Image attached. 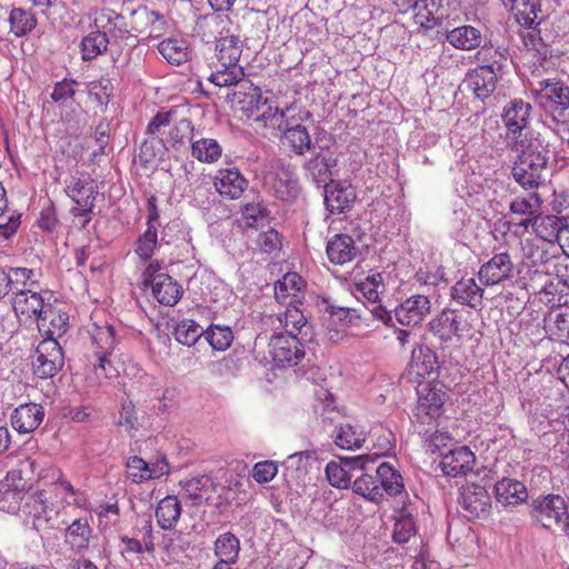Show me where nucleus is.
Listing matches in <instances>:
<instances>
[{"label": "nucleus", "mask_w": 569, "mask_h": 569, "mask_svg": "<svg viewBox=\"0 0 569 569\" xmlns=\"http://www.w3.org/2000/svg\"><path fill=\"white\" fill-rule=\"evenodd\" d=\"M233 86V91L228 94L232 108L240 111L248 120H252L259 128L267 129L276 124L281 110L274 102L263 98L260 87L244 78Z\"/></svg>", "instance_id": "1"}, {"label": "nucleus", "mask_w": 569, "mask_h": 569, "mask_svg": "<svg viewBox=\"0 0 569 569\" xmlns=\"http://www.w3.org/2000/svg\"><path fill=\"white\" fill-rule=\"evenodd\" d=\"M146 134L159 138L166 134L163 146L179 150L193 134V124L184 107L174 106L159 110L147 126Z\"/></svg>", "instance_id": "2"}, {"label": "nucleus", "mask_w": 569, "mask_h": 569, "mask_svg": "<svg viewBox=\"0 0 569 569\" xmlns=\"http://www.w3.org/2000/svg\"><path fill=\"white\" fill-rule=\"evenodd\" d=\"M242 53V41L239 37L228 34L218 39L216 44V69L209 81L218 87H231L244 78L243 68L238 63Z\"/></svg>", "instance_id": "3"}, {"label": "nucleus", "mask_w": 569, "mask_h": 569, "mask_svg": "<svg viewBox=\"0 0 569 569\" xmlns=\"http://www.w3.org/2000/svg\"><path fill=\"white\" fill-rule=\"evenodd\" d=\"M64 192L76 203L70 209L76 224L86 228L92 220V210L99 193L96 180L88 172L77 171L66 179Z\"/></svg>", "instance_id": "4"}, {"label": "nucleus", "mask_w": 569, "mask_h": 569, "mask_svg": "<svg viewBox=\"0 0 569 569\" xmlns=\"http://www.w3.org/2000/svg\"><path fill=\"white\" fill-rule=\"evenodd\" d=\"M517 153V159L512 168L515 180L523 189H536L541 183L542 171L548 163V157L543 152V148L538 143L522 140L521 147L510 148Z\"/></svg>", "instance_id": "5"}, {"label": "nucleus", "mask_w": 569, "mask_h": 569, "mask_svg": "<svg viewBox=\"0 0 569 569\" xmlns=\"http://www.w3.org/2000/svg\"><path fill=\"white\" fill-rule=\"evenodd\" d=\"M292 111L291 107L281 110L276 124L269 128L282 133L281 141L287 149L297 156H303L311 150V137L308 129L300 123L301 119L291 114Z\"/></svg>", "instance_id": "6"}, {"label": "nucleus", "mask_w": 569, "mask_h": 569, "mask_svg": "<svg viewBox=\"0 0 569 569\" xmlns=\"http://www.w3.org/2000/svg\"><path fill=\"white\" fill-rule=\"evenodd\" d=\"M447 393L441 387L427 383L418 391V401L413 410L416 426H432L441 417Z\"/></svg>", "instance_id": "7"}, {"label": "nucleus", "mask_w": 569, "mask_h": 569, "mask_svg": "<svg viewBox=\"0 0 569 569\" xmlns=\"http://www.w3.org/2000/svg\"><path fill=\"white\" fill-rule=\"evenodd\" d=\"M531 516L543 528L563 527L566 529L569 516L568 506L560 495L541 496L532 501Z\"/></svg>", "instance_id": "8"}, {"label": "nucleus", "mask_w": 569, "mask_h": 569, "mask_svg": "<svg viewBox=\"0 0 569 569\" xmlns=\"http://www.w3.org/2000/svg\"><path fill=\"white\" fill-rule=\"evenodd\" d=\"M48 290L26 289L13 291L11 297L12 310L21 323H34L39 320L48 303Z\"/></svg>", "instance_id": "9"}, {"label": "nucleus", "mask_w": 569, "mask_h": 569, "mask_svg": "<svg viewBox=\"0 0 569 569\" xmlns=\"http://www.w3.org/2000/svg\"><path fill=\"white\" fill-rule=\"evenodd\" d=\"M531 106L521 99L510 101L505 108L502 120L507 128V144L509 148L521 147L522 140H526L523 130L528 126Z\"/></svg>", "instance_id": "10"}, {"label": "nucleus", "mask_w": 569, "mask_h": 569, "mask_svg": "<svg viewBox=\"0 0 569 569\" xmlns=\"http://www.w3.org/2000/svg\"><path fill=\"white\" fill-rule=\"evenodd\" d=\"M64 365V355L60 343L53 339H43L36 349L32 362L33 372L41 379L54 377Z\"/></svg>", "instance_id": "11"}, {"label": "nucleus", "mask_w": 569, "mask_h": 569, "mask_svg": "<svg viewBox=\"0 0 569 569\" xmlns=\"http://www.w3.org/2000/svg\"><path fill=\"white\" fill-rule=\"evenodd\" d=\"M430 331L443 342L469 335L471 326L457 310L443 309L430 323Z\"/></svg>", "instance_id": "12"}, {"label": "nucleus", "mask_w": 569, "mask_h": 569, "mask_svg": "<svg viewBox=\"0 0 569 569\" xmlns=\"http://www.w3.org/2000/svg\"><path fill=\"white\" fill-rule=\"evenodd\" d=\"M458 501L469 518L487 519L491 512V497L487 489L478 483L461 487Z\"/></svg>", "instance_id": "13"}, {"label": "nucleus", "mask_w": 569, "mask_h": 569, "mask_svg": "<svg viewBox=\"0 0 569 569\" xmlns=\"http://www.w3.org/2000/svg\"><path fill=\"white\" fill-rule=\"evenodd\" d=\"M532 93L539 104L551 111L562 112L569 108V89L560 80H541Z\"/></svg>", "instance_id": "14"}, {"label": "nucleus", "mask_w": 569, "mask_h": 569, "mask_svg": "<svg viewBox=\"0 0 569 569\" xmlns=\"http://www.w3.org/2000/svg\"><path fill=\"white\" fill-rule=\"evenodd\" d=\"M370 461L369 455H361L350 458H339L332 460L326 466V476L332 487L345 489L351 483L352 472L366 469L367 462ZM373 461V459H371Z\"/></svg>", "instance_id": "15"}, {"label": "nucleus", "mask_w": 569, "mask_h": 569, "mask_svg": "<svg viewBox=\"0 0 569 569\" xmlns=\"http://www.w3.org/2000/svg\"><path fill=\"white\" fill-rule=\"evenodd\" d=\"M515 263L508 252L493 254L482 263L478 271V278L483 286L492 287L513 278Z\"/></svg>", "instance_id": "16"}, {"label": "nucleus", "mask_w": 569, "mask_h": 569, "mask_svg": "<svg viewBox=\"0 0 569 569\" xmlns=\"http://www.w3.org/2000/svg\"><path fill=\"white\" fill-rule=\"evenodd\" d=\"M269 353L279 366L297 365L305 357L303 346L299 338L282 332L271 337Z\"/></svg>", "instance_id": "17"}, {"label": "nucleus", "mask_w": 569, "mask_h": 569, "mask_svg": "<svg viewBox=\"0 0 569 569\" xmlns=\"http://www.w3.org/2000/svg\"><path fill=\"white\" fill-rule=\"evenodd\" d=\"M127 478L134 483H142L151 479H159L169 473V463L164 456L156 461L147 462L138 456L129 457L126 463Z\"/></svg>", "instance_id": "18"}, {"label": "nucleus", "mask_w": 569, "mask_h": 569, "mask_svg": "<svg viewBox=\"0 0 569 569\" xmlns=\"http://www.w3.org/2000/svg\"><path fill=\"white\" fill-rule=\"evenodd\" d=\"M431 311V301L425 295H413L395 309L397 321L406 327H416L425 321Z\"/></svg>", "instance_id": "19"}, {"label": "nucleus", "mask_w": 569, "mask_h": 569, "mask_svg": "<svg viewBox=\"0 0 569 569\" xmlns=\"http://www.w3.org/2000/svg\"><path fill=\"white\" fill-rule=\"evenodd\" d=\"M37 462L29 456H21L18 458L17 465L12 467L4 479L2 486L7 491L21 493L31 489L33 476L36 472Z\"/></svg>", "instance_id": "20"}, {"label": "nucleus", "mask_w": 569, "mask_h": 569, "mask_svg": "<svg viewBox=\"0 0 569 569\" xmlns=\"http://www.w3.org/2000/svg\"><path fill=\"white\" fill-rule=\"evenodd\" d=\"M476 455L467 446H460L445 453L440 460L443 475L452 478L462 477L473 470Z\"/></svg>", "instance_id": "21"}, {"label": "nucleus", "mask_w": 569, "mask_h": 569, "mask_svg": "<svg viewBox=\"0 0 569 569\" xmlns=\"http://www.w3.org/2000/svg\"><path fill=\"white\" fill-rule=\"evenodd\" d=\"M442 9V0H416L411 6L413 24L423 32L441 26Z\"/></svg>", "instance_id": "22"}, {"label": "nucleus", "mask_w": 569, "mask_h": 569, "mask_svg": "<svg viewBox=\"0 0 569 569\" xmlns=\"http://www.w3.org/2000/svg\"><path fill=\"white\" fill-rule=\"evenodd\" d=\"M39 487L29 493L23 502V512L32 519V526L36 529L48 522L47 512L52 505V490L38 482Z\"/></svg>", "instance_id": "23"}, {"label": "nucleus", "mask_w": 569, "mask_h": 569, "mask_svg": "<svg viewBox=\"0 0 569 569\" xmlns=\"http://www.w3.org/2000/svg\"><path fill=\"white\" fill-rule=\"evenodd\" d=\"M306 281L297 272H287L274 283V298L282 306L301 305Z\"/></svg>", "instance_id": "24"}, {"label": "nucleus", "mask_w": 569, "mask_h": 569, "mask_svg": "<svg viewBox=\"0 0 569 569\" xmlns=\"http://www.w3.org/2000/svg\"><path fill=\"white\" fill-rule=\"evenodd\" d=\"M356 199V189L350 183L338 182L326 186L325 204L332 214H340L349 211Z\"/></svg>", "instance_id": "25"}, {"label": "nucleus", "mask_w": 569, "mask_h": 569, "mask_svg": "<svg viewBox=\"0 0 569 569\" xmlns=\"http://www.w3.org/2000/svg\"><path fill=\"white\" fill-rule=\"evenodd\" d=\"M497 73L493 68L477 67L470 70L465 78V84L476 98L485 101L488 99L497 88Z\"/></svg>", "instance_id": "26"}, {"label": "nucleus", "mask_w": 569, "mask_h": 569, "mask_svg": "<svg viewBox=\"0 0 569 569\" xmlns=\"http://www.w3.org/2000/svg\"><path fill=\"white\" fill-rule=\"evenodd\" d=\"M37 327L39 332L44 337L43 339L58 341L69 329V315L48 303L43 313L37 321Z\"/></svg>", "instance_id": "27"}, {"label": "nucleus", "mask_w": 569, "mask_h": 569, "mask_svg": "<svg viewBox=\"0 0 569 569\" xmlns=\"http://www.w3.org/2000/svg\"><path fill=\"white\" fill-rule=\"evenodd\" d=\"M217 192L228 199H239L248 187V180L238 169H219L213 178Z\"/></svg>", "instance_id": "28"}, {"label": "nucleus", "mask_w": 569, "mask_h": 569, "mask_svg": "<svg viewBox=\"0 0 569 569\" xmlns=\"http://www.w3.org/2000/svg\"><path fill=\"white\" fill-rule=\"evenodd\" d=\"M44 410L37 403H23L11 415V425L19 433L33 432L42 422Z\"/></svg>", "instance_id": "29"}, {"label": "nucleus", "mask_w": 569, "mask_h": 569, "mask_svg": "<svg viewBox=\"0 0 569 569\" xmlns=\"http://www.w3.org/2000/svg\"><path fill=\"white\" fill-rule=\"evenodd\" d=\"M182 498L189 500L193 506H200L208 501L213 489L212 479L209 476H198L183 479L179 482Z\"/></svg>", "instance_id": "30"}, {"label": "nucleus", "mask_w": 569, "mask_h": 569, "mask_svg": "<svg viewBox=\"0 0 569 569\" xmlns=\"http://www.w3.org/2000/svg\"><path fill=\"white\" fill-rule=\"evenodd\" d=\"M326 252L331 263L343 266L356 258L358 248L352 237L340 233L328 241Z\"/></svg>", "instance_id": "31"}, {"label": "nucleus", "mask_w": 569, "mask_h": 569, "mask_svg": "<svg viewBox=\"0 0 569 569\" xmlns=\"http://www.w3.org/2000/svg\"><path fill=\"white\" fill-rule=\"evenodd\" d=\"M485 290L473 278H462L450 290L451 298L460 305L481 309Z\"/></svg>", "instance_id": "32"}, {"label": "nucleus", "mask_w": 569, "mask_h": 569, "mask_svg": "<svg viewBox=\"0 0 569 569\" xmlns=\"http://www.w3.org/2000/svg\"><path fill=\"white\" fill-rule=\"evenodd\" d=\"M286 310L279 312L272 325L276 329L282 328L284 335L290 336H307L308 321L302 311L299 309V305L284 306Z\"/></svg>", "instance_id": "33"}, {"label": "nucleus", "mask_w": 569, "mask_h": 569, "mask_svg": "<svg viewBox=\"0 0 569 569\" xmlns=\"http://www.w3.org/2000/svg\"><path fill=\"white\" fill-rule=\"evenodd\" d=\"M182 512V506L177 496H166L156 508L154 517L157 525L166 531L176 529Z\"/></svg>", "instance_id": "34"}, {"label": "nucleus", "mask_w": 569, "mask_h": 569, "mask_svg": "<svg viewBox=\"0 0 569 569\" xmlns=\"http://www.w3.org/2000/svg\"><path fill=\"white\" fill-rule=\"evenodd\" d=\"M496 499L499 503L517 506L528 498L527 487L516 479L502 478L495 486Z\"/></svg>", "instance_id": "35"}, {"label": "nucleus", "mask_w": 569, "mask_h": 569, "mask_svg": "<svg viewBox=\"0 0 569 569\" xmlns=\"http://www.w3.org/2000/svg\"><path fill=\"white\" fill-rule=\"evenodd\" d=\"M89 361L92 368L91 372L86 377V383L88 388H100L119 377V371L112 365L109 357L89 358Z\"/></svg>", "instance_id": "36"}, {"label": "nucleus", "mask_w": 569, "mask_h": 569, "mask_svg": "<svg viewBox=\"0 0 569 569\" xmlns=\"http://www.w3.org/2000/svg\"><path fill=\"white\" fill-rule=\"evenodd\" d=\"M92 536L93 530L90 526V519L87 517L78 518L66 528L64 542L72 550L80 552L89 548Z\"/></svg>", "instance_id": "37"}, {"label": "nucleus", "mask_w": 569, "mask_h": 569, "mask_svg": "<svg viewBox=\"0 0 569 569\" xmlns=\"http://www.w3.org/2000/svg\"><path fill=\"white\" fill-rule=\"evenodd\" d=\"M446 40L456 49L470 51L479 48L482 34L476 27L465 24L448 31Z\"/></svg>", "instance_id": "38"}, {"label": "nucleus", "mask_w": 569, "mask_h": 569, "mask_svg": "<svg viewBox=\"0 0 569 569\" xmlns=\"http://www.w3.org/2000/svg\"><path fill=\"white\" fill-rule=\"evenodd\" d=\"M151 289L159 303L170 307L178 303L183 292L182 287L169 274H159Z\"/></svg>", "instance_id": "39"}, {"label": "nucleus", "mask_w": 569, "mask_h": 569, "mask_svg": "<svg viewBox=\"0 0 569 569\" xmlns=\"http://www.w3.org/2000/svg\"><path fill=\"white\" fill-rule=\"evenodd\" d=\"M38 482H41L49 490H52V495L57 496L59 490L62 495V499H67L76 493V489L71 482L64 477L63 472L57 467L50 466L43 468L38 473Z\"/></svg>", "instance_id": "40"}, {"label": "nucleus", "mask_w": 569, "mask_h": 569, "mask_svg": "<svg viewBox=\"0 0 569 569\" xmlns=\"http://www.w3.org/2000/svg\"><path fill=\"white\" fill-rule=\"evenodd\" d=\"M271 188L282 201H293L299 192L298 179L288 168H280L271 180Z\"/></svg>", "instance_id": "41"}, {"label": "nucleus", "mask_w": 569, "mask_h": 569, "mask_svg": "<svg viewBox=\"0 0 569 569\" xmlns=\"http://www.w3.org/2000/svg\"><path fill=\"white\" fill-rule=\"evenodd\" d=\"M91 352L89 358L110 357L116 348L117 340L112 326H96L91 333Z\"/></svg>", "instance_id": "42"}, {"label": "nucleus", "mask_w": 569, "mask_h": 569, "mask_svg": "<svg viewBox=\"0 0 569 569\" xmlns=\"http://www.w3.org/2000/svg\"><path fill=\"white\" fill-rule=\"evenodd\" d=\"M566 222L565 218L555 214L533 216V232L547 242H557L561 229Z\"/></svg>", "instance_id": "43"}, {"label": "nucleus", "mask_w": 569, "mask_h": 569, "mask_svg": "<svg viewBox=\"0 0 569 569\" xmlns=\"http://www.w3.org/2000/svg\"><path fill=\"white\" fill-rule=\"evenodd\" d=\"M437 356L428 347H418L411 352L410 371L417 377L428 378L437 370Z\"/></svg>", "instance_id": "44"}, {"label": "nucleus", "mask_w": 569, "mask_h": 569, "mask_svg": "<svg viewBox=\"0 0 569 569\" xmlns=\"http://www.w3.org/2000/svg\"><path fill=\"white\" fill-rule=\"evenodd\" d=\"M367 433L358 425H341L335 436V443L345 450L359 449L366 441Z\"/></svg>", "instance_id": "45"}, {"label": "nucleus", "mask_w": 569, "mask_h": 569, "mask_svg": "<svg viewBox=\"0 0 569 569\" xmlns=\"http://www.w3.org/2000/svg\"><path fill=\"white\" fill-rule=\"evenodd\" d=\"M144 532L142 536V540L137 538H131L128 536H122L121 542L123 543V549L121 553L126 555H139L143 552L153 553L156 550V545L153 542L152 536V523L150 520H147L144 523Z\"/></svg>", "instance_id": "46"}, {"label": "nucleus", "mask_w": 569, "mask_h": 569, "mask_svg": "<svg viewBox=\"0 0 569 569\" xmlns=\"http://www.w3.org/2000/svg\"><path fill=\"white\" fill-rule=\"evenodd\" d=\"M8 22L10 32L17 38L31 33L37 27V18L33 12L22 8H12L8 17Z\"/></svg>", "instance_id": "47"}, {"label": "nucleus", "mask_w": 569, "mask_h": 569, "mask_svg": "<svg viewBox=\"0 0 569 569\" xmlns=\"http://www.w3.org/2000/svg\"><path fill=\"white\" fill-rule=\"evenodd\" d=\"M191 154L202 163H214L222 154V147L212 138H200L192 141Z\"/></svg>", "instance_id": "48"}, {"label": "nucleus", "mask_w": 569, "mask_h": 569, "mask_svg": "<svg viewBox=\"0 0 569 569\" xmlns=\"http://www.w3.org/2000/svg\"><path fill=\"white\" fill-rule=\"evenodd\" d=\"M380 490L389 496H397L403 490L401 475L389 463L382 462L376 470Z\"/></svg>", "instance_id": "49"}, {"label": "nucleus", "mask_w": 569, "mask_h": 569, "mask_svg": "<svg viewBox=\"0 0 569 569\" xmlns=\"http://www.w3.org/2000/svg\"><path fill=\"white\" fill-rule=\"evenodd\" d=\"M511 11L520 26L533 28L538 24L539 0H511Z\"/></svg>", "instance_id": "50"}, {"label": "nucleus", "mask_w": 569, "mask_h": 569, "mask_svg": "<svg viewBox=\"0 0 569 569\" xmlns=\"http://www.w3.org/2000/svg\"><path fill=\"white\" fill-rule=\"evenodd\" d=\"M158 50L169 63L177 66L186 62L189 57V47L182 39L169 38L162 40L158 44Z\"/></svg>", "instance_id": "51"}, {"label": "nucleus", "mask_w": 569, "mask_h": 569, "mask_svg": "<svg viewBox=\"0 0 569 569\" xmlns=\"http://www.w3.org/2000/svg\"><path fill=\"white\" fill-rule=\"evenodd\" d=\"M417 532L416 522L411 511L403 506L397 511L392 538L397 543H406Z\"/></svg>", "instance_id": "52"}, {"label": "nucleus", "mask_w": 569, "mask_h": 569, "mask_svg": "<svg viewBox=\"0 0 569 569\" xmlns=\"http://www.w3.org/2000/svg\"><path fill=\"white\" fill-rule=\"evenodd\" d=\"M336 166V159L323 152H318L305 164V168L312 174L318 183H327L331 177V168Z\"/></svg>", "instance_id": "53"}, {"label": "nucleus", "mask_w": 569, "mask_h": 569, "mask_svg": "<svg viewBox=\"0 0 569 569\" xmlns=\"http://www.w3.org/2000/svg\"><path fill=\"white\" fill-rule=\"evenodd\" d=\"M106 31L97 30L90 32L81 41V56L84 61L92 60L104 52L108 48Z\"/></svg>", "instance_id": "54"}, {"label": "nucleus", "mask_w": 569, "mask_h": 569, "mask_svg": "<svg viewBox=\"0 0 569 569\" xmlns=\"http://www.w3.org/2000/svg\"><path fill=\"white\" fill-rule=\"evenodd\" d=\"M213 551L218 559L237 562L240 552V541L232 532H223L216 539Z\"/></svg>", "instance_id": "55"}, {"label": "nucleus", "mask_w": 569, "mask_h": 569, "mask_svg": "<svg viewBox=\"0 0 569 569\" xmlns=\"http://www.w3.org/2000/svg\"><path fill=\"white\" fill-rule=\"evenodd\" d=\"M83 148L80 146V143L77 141V139L73 138H66L62 139L60 142L59 151L54 152L53 161H54V169L57 170L60 168H63V164H68L69 162L78 163L82 156Z\"/></svg>", "instance_id": "56"}, {"label": "nucleus", "mask_w": 569, "mask_h": 569, "mask_svg": "<svg viewBox=\"0 0 569 569\" xmlns=\"http://www.w3.org/2000/svg\"><path fill=\"white\" fill-rule=\"evenodd\" d=\"M352 490L372 502H379L382 498L377 475L375 477L368 473L361 475L353 481Z\"/></svg>", "instance_id": "57"}, {"label": "nucleus", "mask_w": 569, "mask_h": 569, "mask_svg": "<svg viewBox=\"0 0 569 569\" xmlns=\"http://www.w3.org/2000/svg\"><path fill=\"white\" fill-rule=\"evenodd\" d=\"M203 335L202 327L191 319H183L178 322L173 331L174 339L188 347L193 346Z\"/></svg>", "instance_id": "58"}, {"label": "nucleus", "mask_w": 569, "mask_h": 569, "mask_svg": "<svg viewBox=\"0 0 569 569\" xmlns=\"http://www.w3.org/2000/svg\"><path fill=\"white\" fill-rule=\"evenodd\" d=\"M158 247V231L157 227L147 228V230L141 233L136 242L133 251L139 257V259L143 262L150 260Z\"/></svg>", "instance_id": "59"}, {"label": "nucleus", "mask_w": 569, "mask_h": 569, "mask_svg": "<svg viewBox=\"0 0 569 569\" xmlns=\"http://www.w3.org/2000/svg\"><path fill=\"white\" fill-rule=\"evenodd\" d=\"M204 337L212 349L217 351L227 350L233 341L232 330L227 326L220 325H210L204 330Z\"/></svg>", "instance_id": "60"}, {"label": "nucleus", "mask_w": 569, "mask_h": 569, "mask_svg": "<svg viewBox=\"0 0 569 569\" xmlns=\"http://www.w3.org/2000/svg\"><path fill=\"white\" fill-rule=\"evenodd\" d=\"M416 428L432 452L447 447L452 439L448 431L436 428V422L432 426H416Z\"/></svg>", "instance_id": "61"}, {"label": "nucleus", "mask_w": 569, "mask_h": 569, "mask_svg": "<svg viewBox=\"0 0 569 569\" xmlns=\"http://www.w3.org/2000/svg\"><path fill=\"white\" fill-rule=\"evenodd\" d=\"M9 277L11 278V290L19 291L26 289H38L39 280L36 278L33 269L26 267L9 268Z\"/></svg>", "instance_id": "62"}, {"label": "nucleus", "mask_w": 569, "mask_h": 569, "mask_svg": "<svg viewBox=\"0 0 569 569\" xmlns=\"http://www.w3.org/2000/svg\"><path fill=\"white\" fill-rule=\"evenodd\" d=\"M542 200L540 194L531 192L527 197L515 198L509 206V210L513 214L520 216H536V212L540 209Z\"/></svg>", "instance_id": "63"}, {"label": "nucleus", "mask_w": 569, "mask_h": 569, "mask_svg": "<svg viewBox=\"0 0 569 569\" xmlns=\"http://www.w3.org/2000/svg\"><path fill=\"white\" fill-rule=\"evenodd\" d=\"M117 426L123 428L128 432L138 429L139 418L136 406L131 400H124L120 403Z\"/></svg>", "instance_id": "64"}]
</instances>
